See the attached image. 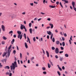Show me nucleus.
I'll return each instance as SVG.
<instances>
[{"instance_id": "obj_17", "label": "nucleus", "mask_w": 76, "mask_h": 76, "mask_svg": "<svg viewBox=\"0 0 76 76\" xmlns=\"http://www.w3.org/2000/svg\"><path fill=\"white\" fill-rule=\"evenodd\" d=\"M25 47L26 48H28V45H27V43L26 42H25Z\"/></svg>"}, {"instance_id": "obj_19", "label": "nucleus", "mask_w": 76, "mask_h": 76, "mask_svg": "<svg viewBox=\"0 0 76 76\" xmlns=\"http://www.w3.org/2000/svg\"><path fill=\"white\" fill-rule=\"evenodd\" d=\"M65 56L66 57H69V55L67 53H66L65 54Z\"/></svg>"}, {"instance_id": "obj_50", "label": "nucleus", "mask_w": 76, "mask_h": 76, "mask_svg": "<svg viewBox=\"0 0 76 76\" xmlns=\"http://www.w3.org/2000/svg\"><path fill=\"white\" fill-rule=\"evenodd\" d=\"M59 4V2L58 1H57L56 2V4L57 5H58Z\"/></svg>"}, {"instance_id": "obj_58", "label": "nucleus", "mask_w": 76, "mask_h": 76, "mask_svg": "<svg viewBox=\"0 0 76 76\" xmlns=\"http://www.w3.org/2000/svg\"><path fill=\"white\" fill-rule=\"evenodd\" d=\"M72 36H71V37H70V40H72Z\"/></svg>"}, {"instance_id": "obj_46", "label": "nucleus", "mask_w": 76, "mask_h": 76, "mask_svg": "<svg viewBox=\"0 0 76 76\" xmlns=\"http://www.w3.org/2000/svg\"><path fill=\"white\" fill-rule=\"evenodd\" d=\"M30 4L31 6H34V4H33V3H30Z\"/></svg>"}, {"instance_id": "obj_48", "label": "nucleus", "mask_w": 76, "mask_h": 76, "mask_svg": "<svg viewBox=\"0 0 76 76\" xmlns=\"http://www.w3.org/2000/svg\"><path fill=\"white\" fill-rule=\"evenodd\" d=\"M62 69L63 70H64V69H65V67H64V66H63L62 67Z\"/></svg>"}, {"instance_id": "obj_49", "label": "nucleus", "mask_w": 76, "mask_h": 76, "mask_svg": "<svg viewBox=\"0 0 76 76\" xmlns=\"http://www.w3.org/2000/svg\"><path fill=\"white\" fill-rule=\"evenodd\" d=\"M62 39L63 41H64V40H65V39H64V38L63 37H62Z\"/></svg>"}, {"instance_id": "obj_32", "label": "nucleus", "mask_w": 76, "mask_h": 76, "mask_svg": "<svg viewBox=\"0 0 76 76\" xmlns=\"http://www.w3.org/2000/svg\"><path fill=\"white\" fill-rule=\"evenodd\" d=\"M53 34H51V37H50V39H51L52 38H53Z\"/></svg>"}, {"instance_id": "obj_44", "label": "nucleus", "mask_w": 76, "mask_h": 76, "mask_svg": "<svg viewBox=\"0 0 76 76\" xmlns=\"http://www.w3.org/2000/svg\"><path fill=\"white\" fill-rule=\"evenodd\" d=\"M55 58H57V59L58 58V56H57V55H56Z\"/></svg>"}, {"instance_id": "obj_47", "label": "nucleus", "mask_w": 76, "mask_h": 76, "mask_svg": "<svg viewBox=\"0 0 76 76\" xmlns=\"http://www.w3.org/2000/svg\"><path fill=\"white\" fill-rule=\"evenodd\" d=\"M6 74L7 75H9V72H6Z\"/></svg>"}, {"instance_id": "obj_23", "label": "nucleus", "mask_w": 76, "mask_h": 76, "mask_svg": "<svg viewBox=\"0 0 76 76\" xmlns=\"http://www.w3.org/2000/svg\"><path fill=\"white\" fill-rule=\"evenodd\" d=\"M27 39H28V41L29 42V44H31V42L30 41V39H29V38H28V37H27Z\"/></svg>"}, {"instance_id": "obj_1", "label": "nucleus", "mask_w": 76, "mask_h": 76, "mask_svg": "<svg viewBox=\"0 0 76 76\" xmlns=\"http://www.w3.org/2000/svg\"><path fill=\"white\" fill-rule=\"evenodd\" d=\"M15 61L14 62V63L12 64V65L10 66L11 70H14L15 69V67H17L18 65L17 63H16V60L17 59L16 58V57H15Z\"/></svg>"}, {"instance_id": "obj_25", "label": "nucleus", "mask_w": 76, "mask_h": 76, "mask_svg": "<svg viewBox=\"0 0 76 76\" xmlns=\"http://www.w3.org/2000/svg\"><path fill=\"white\" fill-rule=\"evenodd\" d=\"M1 44H2V45H4V44H5V42L4 41H3L1 42Z\"/></svg>"}, {"instance_id": "obj_51", "label": "nucleus", "mask_w": 76, "mask_h": 76, "mask_svg": "<svg viewBox=\"0 0 76 76\" xmlns=\"http://www.w3.org/2000/svg\"><path fill=\"white\" fill-rule=\"evenodd\" d=\"M58 69L59 70H60L61 71H62V69H61V68L60 67H59Z\"/></svg>"}, {"instance_id": "obj_20", "label": "nucleus", "mask_w": 76, "mask_h": 76, "mask_svg": "<svg viewBox=\"0 0 76 76\" xmlns=\"http://www.w3.org/2000/svg\"><path fill=\"white\" fill-rule=\"evenodd\" d=\"M56 44L57 45H58L60 44V42L58 41H56Z\"/></svg>"}, {"instance_id": "obj_37", "label": "nucleus", "mask_w": 76, "mask_h": 76, "mask_svg": "<svg viewBox=\"0 0 76 76\" xmlns=\"http://www.w3.org/2000/svg\"><path fill=\"white\" fill-rule=\"evenodd\" d=\"M64 2L66 3H69V1L66 0H64Z\"/></svg>"}, {"instance_id": "obj_9", "label": "nucleus", "mask_w": 76, "mask_h": 76, "mask_svg": "<svg viewBox=\"0 0 76 76\" xmlns=\"http://www.w3.org/2000/svg\"><path fill=\"white\" fill-rule=\"evenodd\" d=\"M49 25L50 26H51L50 27V29H52V28H53V27H54V26H53V24H51V23H49Z\"/></svg>"}, {"instance_id": "obj_24", "label": "nucleus", "mask_w": 76, "mask_h": 76, "mask_svg": "<svg viewBox=\"0 0 76 76\" xmlns=\"http://www.w3.org/2000/svg\"><path fill=\"white\" fill-rule=\"evenodd\" d=\"M62 45L63 47H64V46H65V43H64V42H62Z\"/></svg>"}, {"instance_id": "obj_18", "label": "nucleus", "mask_w": 76, "mask_h": 76, "mask_svg": "<svg viewBox=\"0 0 76 76\" xmlns=\"http://www.w3.org/2000/svg\"><path fill=\"white\" fill-rule=\"evenodd\" d=\"M48 67L49 68H50V67H51V64H50L49 63H48Z\"/></svg>"}, {"instance_id": "obj_39", "label": "nucleus", "mask_w": 76, "mask_h": 76, "mask_svg": "<svg viewBox=\"0 0 76 76\" xmlns=\"http://www.w3.org/2000/svg\"><path fill=\"white\" fill-rule=\"evenodd\" d=\"M9 33L10 34H13V31H10L9 32Z\"/></svg>"}, {"instance_id": "obj_5", "label": "nucleus", "mask_w": 76, "mask_h": 76, "mask_svg": "<svg viewBox=\"0 0 76 76\" xmlns=\"http://www.w3.org/2000/svg\"><path fill=\"white\" fill-rule=\"evenodd\" d=\"M1 26L2 31L4 32V31H5V27L3 25H2Z\"/></svg>"}, {"instance_id": "obj_43", "label": "nucleus", "mask_w": 76, "mask_h": 76, "mask_svg": "<svg viewBox=\"0 0 76 76\" xmlns=\"http://www.w3.org/2000/svg\"><path fill=\"white\" fill-rule=\"evenodd\" d=\"M12 76V74L11 73H9V76Z\"/></svg>"}, {"instance_id": "obj_40", "label": "nucleus", "mask_w": 76, "mask_h": 76, "mask_svg": "<svg viewBox=\"0 0 76 76\" xmlns=\"http://www.w3.org/2000/svg\"><path fill=\"white\" fill-rule=\"evenodd\" d=\"M60 48H61V50H64V48H63L62 47H61Z\"/></svg>"}, {"instance_id": "obj_21", "label": "nucleus", "mask_w": 76, "mask_h": 76, "mask_svg": "<svg viewBox=\"0 0 76 76\" xmlns=\"http://www.w3.org/2000/svg\"><path fill=\"white\" fill-rule=\"evenodd\" d=\"M57 72V73L58 74V75H59V76H61V73H60V72H59V71H58Z\"/></svg>"}, {"instance_id": "obj_60", "label": "nucleus", "mask_w": 76, "mask_h": 76, "mask_svg": "<svg viewBox=\"0 0 76 76\" xmlns=\"http://www.w3.org/2000/svg\"><path fill=\"white\" fill-rule=\"evenodd\" d=\"M50 37H49V35H48L47 36V38L48 39H49Z\"/></svg>"}, {"instance_id": "obj_54", "label": "nucleus", "mask_w": 76, "mask_h": 76, "mask_svg": "<svg viewBox=\"0 0 76 76\" xmlns=\"http://www.w3.org/2000/svg\"><path fill=\"white\" fill-rule=\"evenodd\" d=\"M63 53V51H60L59 52L60 54H61V53Z\"/></svg>"}, {"instance_id": "obj_34", "label": "nucleus", "mask_w": 76, "mask_h": 76, "mask_svg": "<svg viewBox=\"0 0 76 76\" xmlns=\"http://www.w3.org/2000/svg\"><path fill=\"white\" fill-rule=\"evenodd\" d=\"M3 67V65L1 64V63H0V68H1Z\"/></svg>"}, {"instance_id": "obj_8", "label": "nucleus", "mask_w": 76, "mask_h": 76, "mask_svg": "<svg viewBox=\"0 0 76 76\" xmlns=\"http://www.w3.org/2000/svg\"><path fill=\"white\" fill-rule=\"evenodd\" d=\"M72 6L73 7V8H74L75 7V2L72 1Z\"/></svg>"}, {"instance_id": "obj_11", "label": "nucleus", "mask_w": 76, "mask_h": 76, "mask_svg": "<svg viewBox=\"0 0 76 76\" xmlns=\"http://www.w3.org/2000/svg\"><path fill=\"white\" fill-rule=\"evenodd\" d=\"M29 31L30 34H32V29L31 28H30Z\"/></svg>"}, {"instance_id": "obj_53", "label": "nucleus", "mask_w": 76, "mask_h": 76, "mask_svg": "<svg viewBox=\"0 0 76 76\" xmlns=\"http://www.w3.org/2000/svg\"><path fill=\"white\" fill-rule=\"evenodd\" d=\"M47 20H49V21H50V20H51V19H50V18H49L47 19Z\"/></svg>"}, {"instance_id": "obj_52", "label": "nucleus", "mask_w": 76, "mask_h": 76, "mask_svg": "<svg viewBox=\"0 0 76 76\" xmlns=\"http://www.w3.org/2000/svg\"><path fill=\"white\" fill-rule=\"evenodd\" d=\"M16 47H17V50H18V51H19V48L18 47V46H16Z\"/></svg>"}, {"instance_id": "obj_12", "label": "nucleus", "mask_w": 76, "mask_h": 76, "mask_svg": "<svg viewBox=\"0 0 76 76\" xmlns=\"http://www.w3.org/2000/svg\"><path fill=\"white\" fill-rule=\"evenodd\" d=\"M49 7L50 8H55L56 7V6H53V5H49Z\"/></svg>"}, {"instance_id": "obj_22", "label": "nucleus", "mask_w": 76, "mask_h": 76, "mask_svg": "<svg viewBox=\"0 0 76 76\" xmlns=\"http://www.w3.org/2000/svg\"><path fill=\"white\" fill-rule=\"evenodd\" d=\"M2 38L4 40H6V39H7V38L5 37L4 36H3L2 37Z\"/></svg>"}, {"instance_id": "obj_57", "label": "nucleus", "mask_w": 76, "mask_h": 76, "mask_svg": "<svg viewBox=\"0 0 76 76\" xmlns=\"http://www.w3.org/2000/svg\"><path fill=\"white\" fill-rule=\"evenodd\" d=\"M69 43L70 44H72V42H71V41L70 40H69Z\"/></svg>"}, {"instance_id": "obj_26", "label": "nucleus", "mask_w": 76, "mask_h": 76, "mask_svg": "<svg viewBox=\"0 0 76 76\" xmlns=\"http://www.w3.org/2000/svg\"><path fill=\"white\" fill-rule=\"evenodd\" d=\"M59 4H60V6H61V7L62 8H63V5H62V4H61V2H60L59 3Z\"/></svg>"}, {"instance_id": "obj_41", "label": "nucleus", "mask_w": 76, "mask_h": 76, "mask_svg": "<svg viewBox=\"0 0 76 76\" xmlns=\"http://www.w3.org/2000/svg\"><path fill=\"white\" fill-rule=\"evenodd\" d=\"M24 35L25 39H26V34H25V33H24Z\"/></svg>"}, {"instance_id": "obj_42", "label": "nucleus", "mask_w": 76, "mask_h": 76, "mask_svg": "<svg viewBox=\"0 0 76 76\" xmlns=\"http://www.w3.org/2000/svg\"><path fill=\"white\" fill-rule=\"evenodd\" d=\"M50 26H48L46 27L47 29H50Z\"/></svg>"}, {"instance_id": "obj_30", "label": "nucleus", "mask_w": 76, "mask_h": 76, "mask_svg": "<svg viewBox=\"0 0 76 76\" xmlns=\"http://www.w3.org/2000/svg\"><path fill=\"white\" fill-rule=\"evenodd\" d=\"M33 40L34 41V42H35L36 41V39H35V37H34L33 38Z\"/></svg>"}, {"instance_id": "obj_64", "label": "nucleus", "mask_w": 76, "mask_h": 76, "mask_svg": "<svg viewBox=\"0 0 76 76\" xmlns=\"http://www.w3.org/2000/svg\"><path fill=\"white\" fill-rule=\"evenodd\" d=\"M23 29H26V28L25 27V26L24 25H23Z\"/></svg>"}, {"instance_id": "obj_31", "label": "nucleus", "mask_w": 76, "mask_h": 76, "mask_svg": "<svg viewBox=\"0 0 76 76\" xmlns=\"http://www.w3.org/2000/svg\"><path fill=\"white\" fill-rule=\"evenodd\" d=\"M52 41L53 42H55V39L54 37H53V38Z\"/></svg>"}, {"instance_id": "obj_62", "label": "nucleus", "mask_w": 76, "mask_h": 76, "mask_svg": "<svg viewBox=\"0 0 76 76\" xmlns=\"http://www.w3.org/2000/svg\"><path fill=\"white\" fill-rule=\"evenodd\" d=\"M64 37H67V34L66 33L64 34Z\"/></svg>"}, {"instance_id": "obj_29", "label": "nucleus", "mask_w": 76, "mask_h": 76, "mask_svg": "<svg viewBox=\"0 0 76 76\" xmlns=\"http://www.w3.org/2000/svg\"><path fill=\"white\" fill-rule=\"evenodd\" d=\"M29 27H31V26H32V23H29Z\"/></svg>"}, {"instance_id": "obj_15", "label": "nucleus", "mask_w": 76, "mask_h": 76, "mask_svg": "<svg viewBox=\"0 0 76 76\" xmlns=\"http://www.w3.org/2000/svg\"><path fill=\"white\" fill-rule=\"evenodd\" d=\"M21 26H20V29L23 30V25L22 24H21Z\"/></svg>"}, {"instance_id": "obj_55", "label": "nucleus", "mask_w": 76, "mask_h": 76, "mask_svg": "<svg viewBox=\"0 0 76 76\" xmlns=\"http://www.w3.org/2000/svg\"><path fill=\"white\" fill-rule=\"evenodd\" d=\"M22 14H23V15H25V14H26V12H24L22 13Z\"/></svg>"}, {"instance_id": "obj_33", "label": "nucleus", "mask_w": 76, "mask_h": 76, "mask_svg": "<svg viewBox=\"0 0 76 76\" xmlns=\"http://www.w3.org/2000/svg\"><path fill=\"white\" fill-rule=\"evenodd\" d=\"M51 49L52 50H55V48L54 47H53L51 48Z\"/></svg>"}, {"instance_id": "obj_14", "label": "nucleus", "mask_w": 76, "mask_h": 76, "mask_svg": "<svg viewBox=\"0 0 76 76\" xmlns=\"http://www.w3.org/2000/svg\"><path fill=\"white\" fill-rule=\"evenodd\" d=\"M7 54V52H4L2 55L3 57H4V56H6V55Z\"/></svg>"}, {"instance_id": "obj_45", "label": "nucleus", "mask_w": 76, "mask_h": 76, "mask_svg": "<svg viewBox=\"0 0 76 76\" xmlns=\"http://www.w3.org/2000/svg\"><path fill=\"white\" fill-rule=\"evenodd\" d=\"M13 53H14V54H15V53H16V50H14L13 51Z\"/></svg>"}, {"instance_id": "obj_3", "label": "nucleus", "mask_w": 76, "mask_h": 76, "mask_svg": "<svg viewBox=\"0 0 76 76\" xmlns=\"http://www.w3.org/2000/svg\"><path fill=\"white\" fill-rule=\"evenodd\" d=\"M17 33L18 34V38H20V39H22V34H21L22 32L20 31H18Z\"/></svg>"}, {"instance_id": "obj_4", "label": "nucleus", "mask_w": 76, "mask_h": 76, "mask_svg": "<svg viewBox=\"0 0 76 76\" xmlns=\"http://www.w3.org/2000/svg\"><path fill=\"white\" fill-rule=\"evenodd\" d=\"M55 52L56 54H58L59 53V49L58 48H56Z\"/></svg>"}, {"instance_id": "obj_10", "label": "nucleus", "mask_w": 76, "mask_h": 76, "mask_svg": "<svg viewBox=\"0 0 76 76\" xmlns=\"http://www.w3.org/2000/svg\"><path fill=\"white\" fill-rule=\"evenodd\" d=\"M46 52L48 57H49V56H50L49 53L48 52V51H47V50H46Z\"/></svg>"}, {"instance_id": "obj_61", "label": "nucleus", "mask_w": 76, "mask_h": 76, "mask_svg": "<svg viewBox=\"0 0 76 76\" xmlns=\"http://www.w3.org/2000/svg\"><path fill=\"white\" fill-rule=\"evenodd\" d=\"M40 13L41 14H42V15H45V13H44L43 12H41Z\"/></svg>"}, {"instance_id": "obj_16", "label": "nucleus", "mask_w": 76, "mask_h": 76, "mask_svg": "<svg viewBox=\"0 0 76 76\" xmlns=\"http://www.w3.org/2000/svg\"><path fill=\"white\" fill-rule=\"evenodd\" d=\"M14 42H15V39H12V41H11L12 44H13V43H14Z\"/></svg>"}, {"instance_id": "obj_2", "label": "nucleus", "mask_w": 76, "mask_h": 76, "mask_svg": "<svg viewBox=\"0 0 76 76\" xmlns=\"http://www.w3.org/2000/svg\"><path fill=\"white\" fill-rule=\"evenodd\" d=\"M12 45H11L9 47L8 49V52H7V53H8V54L7 55V56H6L7 57V56H8V57H9V56H10V53L11 52V50H10V48H12Z\"/></svg>"}, {"instance_id": "obj_28", "label": "nucleus", "mask_w": 76, "mask_h": 76, "mask_svg": "<svg viewBox=\"0 0 76 76\" xmlns=\"http://www.w3.org/2000/svg\"><path fill=\"white\" fill-rule=\"evenodd\" d=\"M60 61H63V58H62L61 57H60Z\"/></svg>"}, {"instance_id": "obj_13", "label": "nucleus", "mask_w": 76, "mask_h": 76, "mask_svg": "<svg viewBox=\"0 0 76 76\" xmlns=\"http://www.w3.org/2000/svg\"><path fill=\"white\" fill-rule=\"evenodd\" d=\"M4 68L5 69H10V67H9V66H6L4 67Z\"/></svg>"}, {"instance_id": "obj_59", "label": "nucleus", "mask_w": 76, "mask_h": 76, "mask_svg": "<svg viewBox=\"0 0 76 76\" xmlns=\"http://www.w3.org/2000/svg\"><path fill=\"white\" fill-rule=\"evenodd\" d=\"M41 20V18H39V19H38V21H40V20Z\"/></svg>"}, {"instance_id": "obj_36", "label": "nucleus", "mask_w": 76, "mask_h": 76, "mask_svg": "<svg viewBox=\"0 0 76 76\" xmlns=\"http://www.w3.org/2000/svg\"><path fill=\"white\" fill-rule=\"evenodd\" d=\"M42 69L43 70H45V68L44 67H42Z\"/></svg>"}, {"instance_id": "obj_35", "label": "nucleus", "mask_w": 76, "mask_h": 76, "mask_svg": "<svg viewBox=\"0 0 76 76\" xmlns=\"http://www.w3.org/2000/svg\"><path fill=\"white\" fill-rule=\"evenodd\" d=\"M43 73L44 75H46V74H47V72H46L45 71L43 72Z\"/></svg>"}, {"instance_id": "obj_56", "label": "nucleus", "mask_w": 76, "mask_h": 76, "mask_svg": "<svg viewBox=\"0 0 76 76\" xmlns=\"http://www.w3.org/2000/svg\"><path fill=\"white\" fill-rule=\"evenodd\" d=\"M13 37L14 38H16V34L14 35Z\"/></svg>"}, {"instance_id": "obj_27", "label": "nucleus", "mask_w": 76, "mask_h": 76, "mask_svg": "<svg viewBox=\"0 0 76 76\" xmlns=\"http://www.w3.org/2000/svg\"><path fill=\"white\" fill-rule=\"evenodd\" d=\"M20 57L21 58H22V55L21 53H20Z\"/></svg>"}, {"instance_id": "obj_38", "label": "nucleus", "mask_w": 76, "mask_h": 76, "mask_svg": "<svg viewBox=\"0 0 76 76\" xmlns=\"http://www.w3.org/2000/svg\"><path fill=\"white\" fill-rule=\"evenodd\" d=\"M34 59H35V58L34 57H32L31 58V60H34Z\"/></svg>"}, {"instance_id": "obj_7", "label": "nucleus", "mask_w": 76, "mask_h": 76, "mask_svg": "<svg viewBox=\"0 0 76 76\" xmlns=\"http://www.w3.org/2000/svg\"><path fill=\"white\" fill-rule=\"evenodd\" d=\"M47 33L48 35H51L52 34V33L50 31H47Z\"/></svg>"}, {"instance_id": "obj_6", "label": "nucleus", "mask_w": 76, "mask_h": 76, "mask_svg": "<svg viewBox=\"0 0 76 76\" xmlns=\"http://www.w3.org/2000/svg\"><path fill=\"white\" fill-rule=\"evenodd\" d=\"M6 61H7V60L6 59H3L1 60V61L2 63H4V61L6 63Z\"/></svg>"}, {"instance_id": "obj_63", "label": "nucleus", "mask_w": 76, "mask_h": 76, "mask_svg": "<svg viewBox=\"0 0 76 76\" xmlns=\"http://www.w3.org/2000/svg\"><path fill=\"white\" fill-rule=\"evenodd\" d=\"M55 32H56V33L58 32V31H57V29H56L55 30Z\"/></svg>"}]
</instances>
